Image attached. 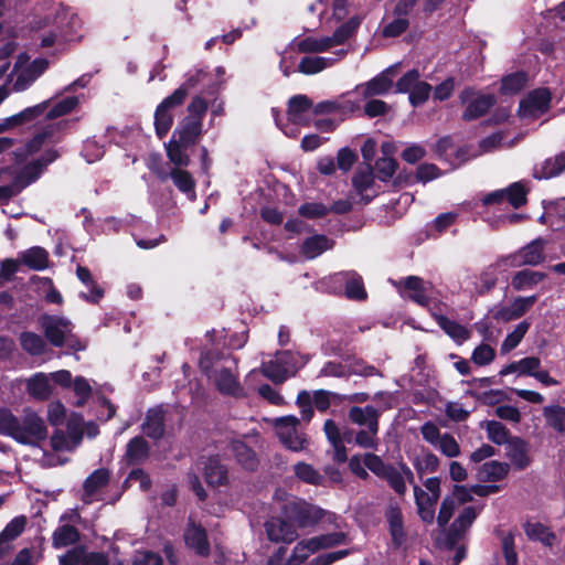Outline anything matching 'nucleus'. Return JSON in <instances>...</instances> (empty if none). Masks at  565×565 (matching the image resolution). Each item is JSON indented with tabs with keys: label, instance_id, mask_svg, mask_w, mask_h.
Instances as JSON below:
<instances>
[{
	"label": "nucleus",
	"instance_id": "6ab92c4d",
	"mask_svg": "<svg viewBox=\"0 0 565 565\" xmlns=\"http://www.w3.org/2000/svg\"><path fill=\"white\" fill-rule=\"evenodd\" d=\"M509 266L504 257L487 266L479 276H468L467 284L471 285L470 292L484 294L491 290L498 280L500 271Z\"/></svg>",
	"mask_w": 565,
	"mask_h": 565
},
{
	"label": "nucleus",
	"instance_id": "5fc2aeb1",
	"mask_svg": "<svg viewBox=\"0 0 565 565\" xmlns=\"http://www.w3.org/2000/svg\"><path fill=\"white\" fill-rule=\"evenodd\" d=\"M543 416L550 427L558 433H565V407L559 405L545 406Z\"/></svg>",
	"mask_w": 565,
	"mask_h": 565
},
{
	"label": "nucleus",
	"instance_id": "ddd939ff",
	"mask_svg": "<svg viewBox=\"0 0 565 565\" xmlns=\"http://www.w3.org/2000/svg\"><path fill=\"white\" fill-rule=\"evenodd\" d=\"M276 435L280 443L291 451H302L307 448L308 439L299 429V420L295 416H285L275 419Z\"/></svg>",
	"mask_w": 565,
	"mask_h": 565
},
{
	"label": "nucleus",
	"instance_id": "5701e85b",
	"mask_svg": "<svg viewBox=\"0 0 565 565\" xmlns=\"http://www.w3.org/2000/svg\"><path fill=\"white\" fill-rule=\"evenodd\" d=\"M184 542L189 548L200 556H207L210 554L206 531L201 524L195 523L192 518L189 519L184 531Z\"/></svg>",
	"mask_w": 565,
	"mask_h": 565
},
{
	"label": "nucleus",
	"instance_id": "4468645a",
	"mask_svg": "<svg viewBox=\"0 0 565 565\" xmlns=\"http://www.w3.org/2000/svg\"><path fill=\"white\" fill-rule=\"evenodd\" d=\"M266 537L274 543L291 544L298 539V532L292 520L281 515H273L264 523Z\"/></svg>",
	"mask_w": 565,
	"mask_h": 565
},
{
	"label": "nucleus",
	"instance_id": "37998d69",
	"mask_svg": "<svg viewBox=\"0 0 565 565\" xmlns=\"http://www.w3.org/2000/svg\"><path fill=\"white\" fill-rule=\"evenodd\" d=\"M143 433L153 439H158L163 435V411L161 408L149 409L142 424Z\"/></svg>",
	"mask_w": 565,
	"mask_h": 565
},
{
	"label": "nucleus",
	"instance_id": "f3484780",
	"mask_svg": "<svg viewBox=\"0 0 565 565\" xmlns=\"http://www.w3.org/2000/svg\"><path fill=\"white\" fill-rule=\"evenodd\" d=\"M460 99L462 104L467 105L462 115L465 120H473L481 117L494 104L492 95L480 94L470 88L461 92Z\"/></svg>",
	"mask_w": 565,
	"mask_h": 565
},
{
	"label": "nucleus",
	"instance_id": "f03ea898",
	"mask_svg": "<svg viewBox=\"0 0 565 565\" xmlns=\"http://www.w3.org/2000/svg\"><path fill=\"white\" fill-rule=\"evenodd\" d=\"M200 367L222 395L237 398L246 396L238 379L237 360L233 355L205 352L200 360Z\"/></svg>",
	"mask_w": 565,
	"mask_h": 565
},
{
	"label": "nucleus",
	"instance_id": "680f3d73",
	"mask_svg": "<svg viewBox=\"0 0 565 565\" xmlns=\"http://www.w3.org/2000/svg\"><path fill=\"white\" fill-rule=\"evenodd\" d=\"M20 342L22 348L32 355L43 353L46 347L44 340L33 332H23L20 335Z\"/></svg>",
	"mask_w": 565,
	"mask_h": 565
},
{
	"label": "nucleus",
	"instance_id": "c9c22d12",
	"mask_svg": "<svg viewBox=\"0 0 565 565\" xmlns=\"http://www.w3.org/2000/svg\"><path fill=\"white\" fill-rule=\"evenodd\" d=\"M437 324L458 344L470 339L471 332L462 324L448 319L443 315L434 313Z\"/></svg>",
	"mask_w": 565,
	"mask_h": 565
},
{
	"label": "nucleus",
	"instance_id": "423d86ee",
	"mask_svg": "<svg viewBox=\"0 0 565 565\" xmlns=\"http://www.w3.org/2000/svg\"><path fill=\"white\" fill-rule=\"evenodd\" d=\"M361 23V19L358 17L351 18L348 22L342 24L335 30L332 36H308L305 39L295 40L291 43L292 47H296L299 52L319 53L326 52L335 45L342 44L348 40Z\"/></svg>",
	"mask_w": 565,
	"mask_h": 565
},
{
	"label": "nucleus",
	"instance_id": "7ed1b4c3",
	"mask_svg": "<svg viewBox=\"0 0 565 565\" xmlns=\"http://www.w3.org/2000/svg\"><path fill=\"white\" fill-rule=\"evenodd\" d=\"M0 433L25 445H38L47 435L44 420L30 409L20 419L10 412L0 409Z\"/></svg>",
	"mask_w": 565,
	"mask_h": 565
},
{
	"label": "nucleus",
	"instance_id": "7c9ffc66",
	"mask_svg": "<svg viewBox=\"0 0 565 565\" xmlns=\"http://www.w3.org/2000/svg\"><path fill=\"white\" fill-rule=\"evenodd\" d=\"M382 478H384L391 488L401 495L406 492V483L414 482V473L405 465H402L398 469L391 466Z\"/></svg>",
	"mask_w": 565,
	"mask_h": 565
},
{
	"label": "nucleus",
	"instance_id": "1a4fd4ad",
	"mask_svg": "<svg viewBox=\"0 0 565 565\" xmlns=\"http://www.w3.org/2000/svg\"><path fill=\"white\" fill-rule=\"evenodd\" d=\"M195 85L193 78H189L183 85L177 88L170 96L164 98L154 113V128L160 138H163L170 130L173 122L172 110L180 106L185 99L188 92Z\"/></svg>",
	"mask_w": 565,
	"mask_h": 565
},
{
	"label": "nucleus",
	"instance_id": "c756f323",
	"mask_svg": "<svg viewBox=\"0 0 565 565\" xmlns=\"http://www.w3.org/2000/svg\"><path fill=\"white\" fill-rule=\"evenodd\" d=\"M385 518L388 523L393 545L396 547L402 546L406 540V533L401 509L397 505H391L385 512Z\"/></svg>",
	"mask_w": 565,
	"mask_h": 565
},
{
	"label": "nucleus",
	"instance_id": "a878e982",
	"mask_svg": "<svg viewBox=\"0 0 565 565\" xmlns=\"http://www.w3.org/2000/svg\"><path fill=\"white\" fill-rule=\"evenodd\" d=\"M390 73L391 70L388 68L367 83L358 85L355 92L360 93L364 99L388 93L393 85Z\"/></svg>",
	"mask_w": 565,
	"mask_h": 565
},
{
	"label": "nucleus",
	"instance_id": "c85d7f7f",
	"mask_svg": "<svg viewBox=\"0 0 565 565\" xmlns=\"http://www.w3.org/2000/svg\"><path fill=\"white\" fill-rule=\"evenodd\" d=\"M347 51L341 49L334 53L335 57H323V56H306L303 57L298 66L299 72L311 75L319 73L330 66L345 55Z\"/></svg>",
	"mask_w": 565,
	"mask_h": 565
},
{
	"label": "nucleus",
	"instance_id": "0e129e2a",
	"mask_svg": "<svg viewBox=\"0 0 565 565\" xmlns=\"http://www.w3.org/2000/svg\"><path fill=\"white\" fill-rule=\"evenodd\" d=\"M488 438L497 445H507L512 439L509 435V430L499 422L487 423Z\"/></svg>",
	"mask_w": 565,
	"mask_h": 565
},
{
	"label": "nucleus",
	"instance_id": "ea45409f",
	"mask_svg": "<svg viewBox=\"0 0 565 565\" xmlns=\"http://www.w3.org/2000/svg\"><path fill=\"white\" fill-rule=\"evenodd\" d=\"M77 278L87 287V292H81L79 296L93 303L98 302L103 296L104 291L103 289L97 286L92 277V274L88 268L78 266L76 269Z\"/></svg>",
	"mask_w": 565,
	"mask_h": 565
},
{
	"label": "nucleus",
	"instance_id": "4be33fe9",
	"mask_svg": "<svg viewBox=\"0 0 565 565\" xmlns=\"http://www.w3.org/2000/svg\"><path fill=\"white\" fill-rule=\"evenodd\" d=\"M399 292L420 306H426L433 296V286L423 279L411 276L401 282Z\"/></svg>",
	"mask_w": 565,
	"mask_h": 565
},
{
	"label": "nucleus",
	"instance_id": "2f4dec72",
	"mask_svg": "<svg viewBox=\"0 0 565 565\" xmlns=\"http://www.w3.org/2000/svg\"><path fill=\"white\" fill-rule=\"evenodd\" d=\"M505 446L507 457L510 458L518 469H524L530 465L531 460L526 441L519 437H512Z\"/></svg>",
	"mask_w": 565,
	"mask_h": 565
},
{
	"label": "nucleus",
	"instance_id": "de8ad7c7",
	"mask_svg": "<svg viewBox=\"0 0 565 565\" xmlns=\"http://www.w3.org/2000/svg\"><path fill=\"white\" fill-rule=\"evenodd\" d=\"M509 470L508 463L492 460L480 467L478 477L482 481H499L508 475Z\"/></svg>",
	"mask_w": 565,
	"mask_h": 565
},
{
	"label": "nucleus",
	"instance_id": "58836bf2",
	"mask_svg": "<svg viewBox=\"0 0 565 565\" xmlns=\"http://www.w3.org/2000/svg\"><path fill=\"white\" fill-rule=\"evenodd\" d=\"M25 519L14 518L0 533V557L11 550V542L15 540L24 530Z\"/></svg>",
	"mask_w": 565,
	"mask_h": 565
},
{
	"label": "nucleus",
	"instance_id": "774afa93",
	"mask_svg": "<svg viewBox=\"0 0 565 565\" xmlns=\"http://www.w3.org/2000/svg\"><path fill=\"white\" fill-rule=\"evenodd\" d=\"M330 212V209L318 202H307L301 204L298 209L300 216L309 220H316L326 216Z\"/></svg>",
	"mask_w": 565,
	"mask_h": 565
},
{
	"label": "nucleus",
	"instance_id": "79ce46f5",
	"mask_svg": "<svg viewBox=\"0 0 565 565\" xmlns=\"http://www.w3.org/2000/svg\"><path fill=\"white\" fill-rule=\"evenodd\" d=\"M565 170V153H559L553 158L546 159L534 170L536 179H551L557 177Z\"/></svg>",
	"mask_w": 565,
	"mask_h": 565
},
{
	"label": "nucleus",
	"instance_id": "338daca9",
	"mask_svg": "<svg viewBox=\"0 0 565 565\" xmlns=\"http://www.w3.org/2000/svg\"><path fill=\"white\" fill-rule=\"evenodd\" d=\"M374 169L381 181H388L396 172L397 162L393 157H382L375 162Z\"/></svg>",
	"mask_w": 565,
	"mask_h": 565
},
{
	"label": "nucleus",
	"instance_id": "a18cd8bd",
	"mask_svg": "<svg viewBox=\"0 0 565 565\" xmlns=\"http://www.w3.org/2000/svg\"><path fill=\"white\" fill-rule=\"evenodd\" d=\"M79 441L81 435L75 428H71L68 434L63 430H56L51 438L52 447L57 451H71L79 444Z\"/></svg>",
	"mask_w": 565,
	"mask_h": 565
},
{
	"label": "nucleus",
	"instance_id": "393cba45",
	"mask_svg": "<svg viewBox=\"0 0 565 565\" xmlns=\"http://www.w3.org/2000/svg\"><path fill=\"white\" fill-rule=\"evenodd\" d=\"M536 300L537 297L534 295L529 297H518L512 301L510 306L498 309L493 317L495 320L502 322L515 320L526 313L536 302Z\"/></svg>",
	"mask_w": 565,
	"mask_h": 565
},
{
	"label": "nucleus",
	"instance_id": "864d4df0",
	"mask_svg": "<svg viewBox=\"0 0 565 565\" xmlns=\"http://www.w3.org/2000/svg\"><path fill=\"white\" fill-rule=\"evenodd\" d=\"M412 462L418 473L434 472L439 466V459L436 455L427 449H422L420 452L412 459Z\"/></svg>",
	"mask_w": 565,
	"mask_h": 565
},
{
	"label": "nucleus",
	"instance_id": "72a5a7b5",
	"mask_svg": "<svg viewBox=\"0 0 565 565\" xmlns=\"http://www.w3.org/2000/svg\"><path fill=\"white\" fill-rule=\"evenodd\" d=\"M546 278L542 271L523 269L514 274L511 279V286L516 291H526L533 289Z\"/></svg>",
	"mask_w": 565,
	"mask_h": 565
},
{
	"label": "nucleus",
	"instance_id": "412c9836",
	"mask_svg": "<svg viewBox=\"0 0 565 565\" xmlns=\"http://www.w3.org/2000/svg\"><path fill=\"white\" fill-rule=\"evenodd\" d=\"M550 103V93L544 88L536 89L521 102L519 113L523 118H537L547 111Z\"/></svg>",
	"mask_w": 565,
	"mask_h": 565
},
{
	"label": "nucleus",
	"instance_id": "13d9d810",
	"mask_svg": "<svg viewBox=\"0 0 565 565\" xmlns=\"http://www.w3.org/2000/svg\"><path fill=\"white\" fill-rule=\"evenodd\" d=\"M149 446L142 437L132 438L127 445L126 456L131 462H140L148 457Z\"/></svg>",
	"mask_w": 565,
	"mask_h": 565
},
{
	"label": "nucleus",
	"instance_id": "9d476101",
	"mask_svg": "<svg viewBox=\"0 0 565 565\" xmlns=\"http://www.w3.org/2000/svg\"><path fill=\"white\" fill-rule=\"evenodd\" d=\"M313 110V104L308 96L301 94L292 96L288 102V122L280 126V129L287 137H297L299 135L298 126H308L311 116L315 115Z\"/></svg>",
	"mask_w": 565,
	"mask_h": 565
},
{
	"label": "nucleus",
	"instance_id": "49530a36",
	"mask_svg": "<svg viewBox=\"0 0 565 565\" xmlns=\"http://www.w3.org/2000/svg\"><path fill=\"white\" fill-rule=\"evenodd\" d=\"M189 147L191 146L188 143H181L180 140L173 137L166 145L167 156L175 168L186 167L190 163V157L186 153Z\"/></svg>",
	"mask_w": 565,
	"mask_h": 565
},
{
	"label": "nucleus",
	"instance_id": "0eeeda50",
	"mask_svg": "<svg viewBox=\"0 0 565 565\" xmlns=\"http://www.w3.org/2000/svg\"><path fill=\"white\" fill-rule=\"evenodd\" d=\"M47 67L49 62L45 58H36L31 62L26 53L19 54L8 77L12 84L11 89L15 93L26 90Z\"/></svg>",
	"mask_w": 565,
	"mask_h": 565
},
{
	"label": "nucleus",
	"instance_id": "39448f33",
	"mask_svg": "<svg viewBox=\"0 0 565 565\" xmlns=\"http://www.w3.org/2000/svg\"><path fill=\"white\" fill-rule=\"evenodd\" d=\"M39 321L45 338L52 345H65L73 351H83L86 349V343L73 334L74 326L67 318L44 315Z\"/></svg>",
	"mask_w": 565,
	"mask_h": 565
},
{
	"label": "nucleus",
	"instance_id": "4c0bfd02",
	"mask_svg": "<svg viewBox=\"0 0 565 565\" xmlns=\"http://www.w3.org/2000/svg\"><path fill=\"white\" fill-rule=\"evenodd\" d=\"M379 416L380 412L370 405L364 407L354 406L349 411L350 420L366 428L379 427Z\"/></svg>",
	"mask_w": 565,
	"mask_h": 565
},
{
	"label": "nucleus",
	"instance_id": "6e6d98bb",
	"mask_svg": "<svg viewBox=\"0 0 565 565\" xmlns=\"http://www.w3.org/2000/svg\"><path fill=\"white\" fill-rule=\"evenodd\" d=\"M20 193L11 179V169H3L0 171V205L9 202L12 198Z\"/></svg>",
	"mask_w": 565,
	"mask_h": 565
},
{
	"label": "nucleus",
	"instance_id": "bf43d9fd",
	"mask_svg": "<svg viewBox=\"0 0 565 565\" xmlns=\"http://www.w3.org/2000/svg\"><path fill=\"white\" fill-rule=\"evenodd\" d=\"M78 105V98L75 96L66 97L55 104H50L46 113L49 119H55L70 114Z\"/></svg>",
	"mask_w": 565,
	"mask_h": 565
},
{
	"label": "nucleus",
	"instance_id": "bb28decb",
	"mask_svg": "<svg viewBox=\"0 0 565 565\" xmlns=\"http://www.w3.org/2000/svg\"><path fill=\"white\" fill-rule=\"evenodd\" d=\"M347 2L348 0H320L310 10L319 12L321 20L326 22L340 21L347 15Z\"/></svg>",
	"mask_w": 565,
	"mask_h": 565
},
{
	"label": "nucleus",
	"instance_id": "a211bd4d",
	"mask_svg": "<svg viewBox=\"0 0 565 565\" xmlns=\"http://www.w3.org/2000/svg\"><path fill=\"white\" fill-rule=\"evenodd\" d=\"M547 242L536 238L521 248L519 252L505 256L509 266L519 267L522 265L535 266L544 260V248Z\"/></svg>",
	"mask_w": 565,
	"mask_h": 565
},
{
	"label": "nucleus",
	"instance_id": "a19ab883",
	"mask_svg": "<svg viewBox=\"0 0 565 565\" xmlns=\"http://www.w3.org/2000/svg\"><path fill=\"white\" fill-rule=\"evenodd\" d=\"M20 260L23 265L34 270H43L49 264L47 252L39 246L31 247L19 254Z\"/></svg>",
	"mask_w": 565,
	"mask_h": 565
},
{
	"label": "nucleus",
	"instance_id": "69168bd1",
	"mask_svg": "<svg viewBox=\"0 0 565 565\" xmlns=\"http://www.w3.org/2000/svg\"><path fill=\"white\" fill-rule=\"evenodd\" d=\"M345 295L353 300H363L366 298V291L362 278L356 274H351L345 282Z\"/></svg>",
	"mask_w": 565,
	"mask_h": 565
},
{
	"label": "nucleus",
	"instance_id": "aec40b11",
	"mask_svg": "<svg viewBox=\"0 0 565 565\" xmlns=\"http://www.w3.org/2000/svg\"><path fill=\"white\" fill-rule=\"evenodd\" d=\"M472 487L467 488L465 486H456L450 495H447L440 505V510L437 516L439 526L444 527L447 525L456 509L470 500H472Z\"/></svg>",
	"mask_w": 565,
	"mask_h": 565
},
{
	"label": "nucleus",
	"instance_id": "2eb2a0df",
	"mask_svg": "<svg viewBox=\"0 0 565 565\" xmlns=\"http://www.w3.org/2000/svg\"><path fill=\"white\" fill-rule=\"evenodd\" d=\"M57 158L58 152L54 149H50L45 151L40 159L24 166L19 173H14L11 170V179L13 180L14 184L19 186V191L21 192L29 184L36 181L45 170L46 166L52 163Z\"/></svg>",
	"mask_w": 565,
	"mask_h": 565
},
{
	"label": "nucleus",
	"instance_id": "3c124183",
	"mask_svg": "<svg viewBox=\"0 0 565 565\" xmlns=\"http://www.w3.org/2000/svg\"><path fill=\"white\" fill-rule=\"evenodd\" d=\"M477 515L478 510L476 508H465L451 525L450 535L452 536V540L465 533L471 526Z\"/></svg>",
	"mask_w": 565,
	"mask_h": 565
},
{
	"label": "nucleus",
	"instance_id": "f257e3e1",
	"mask_svg": "<svg viewBox=\"0 0 565 565\" xmlns=\"http://www.w3.org/2000/svg\"><path fill=\"white\" fill-rule=\"evenodd\" d=\"M83 22L70 9H61L53 20L44 19L35 22L33 29L35 40L42 49L62 51L65 43L82 38Z\"/></svg>",
	"mask_w": 565,
	"mask_h": 565
},
{
	"label": "nucleus",
	"instance_id": "dca6fc26",
	"mask_svg": "<svg viewBox=\"0 0 565 565\" xmlns=\"http://www.w3.org/2000/svg\"><path fill=\"white\" fill-rule=\"evenodd\" d=\"M397 92L408 93L409 102L414 107L424 104L431 92V86L419 79V73L416 70L407 72L396 84Z\"/></svg>",
	"mask_w": 565,
	"mask_h": 565
},
{
	"label": "nucleus",
	"instance_id": "20e7f679",
	"mask_svg": "<svg viewBox=\"0 0 565 565\" xmlns=\"http://www.w3.org/2000/svg\"><path fill=\"white\" fill-rule=\"evenodd\" d=\"M282 514L299 527H309L317 524L333 525L334 531L344 530L343 520L337 514L326 511L305 500L291 498L282 505Z\"/></svg>",
	"mask_w": 565,
	"mask_h": 565
},
{
	"label": "nucleus",
	"instance_id": "603ef678",
	"mask_svg": "<svg viewBox=\"0 0 565 565\" xmlns=\"http://www.w3.org/2000/svg\"><path fill=\"white\" fill-rule=\"evenodd\" d=\"M530 322L522 321L518 323L514 329L505 337L501 344V353L505 354L514 350L522 341L524 335L530 329Z\"/></svg>",
	"mask_w": 565,
	"mask_h": 565
},
{
	"label": "nucleus",
	"instance_id": "e2e57ef3",
	"mask_svg": "<svg viewBox=\"0 0 565 565\" xmlns=\"http://www.w3.org/2000/svg\"><path fill=\"white\" fill-rule=\"evenodd\" d=\"M50 104H51V99H47L38 105L24 108L23 110H21L20 113L17 114L19 117L20 124L22 126H24L26 124L34 121L39 117H41L42 115L45 114Z\"/></svg>",
	"mask_w": 565,
	"mask_h": 565
},
{
	"label": "nucleus",
	"instance_id": "09e8293b",
	"mask_svg": "<svg viewBox=\"0 0 565 565\" xmlns=\"http://www.w3.org/2000/svg\"><path fill=\"white\" fill-rule=\"evenodd\" d=\"M170 178L173 181V184L184 194H186L190 199L195 198V181L192 178V175L181 169V168H173L170 171Z\"/></svg>",
	"mask_w": 565,
	"mask_h": 565
},
{
	"label": "nucleus",
	"instance_id": "c03bdc74",
	"mask_svg": "<svg viewBox=\"0 0 565 565\" xmlns=\"http://www.w3.org/2000/svg\"><path fill=\"white\" fill-rule=\"evenodd\" d=\"M28 392L38 399H46L52 394L51 376L38 373L28 381Z\"/></svg>",
	"mask_w": 565,
	"mask_h": 565
},
{
	"label": "nucleus",
	"instance_id": "4d7b16f0",
	"mask_svg": "<svg viewBox=\"0 0 565 565\" xmlns=\"http://www.w3.org/2000/svg\"><path fill=\"white\" fill-rule=\"evenodd\" d=\"M78 531L72 525H62L53 533V546L56 548L74 544L78 541Z\"/></svg>",
	"mask_w": 565,
	"mask_h": 565
},
{
	"label": "nucleus",
	"instance_id": "8fccbe9b",
	"mask_svg": "<svg viewBox=\"0 0 565 565\" xmlns=\"http://www.w3.org/2000/svg\"><path fill=\"white\" fill-rule=\"evenodd\" d=\"M62 124H50L43 128V130L36 134L33 139H31L26 146L25 150L29 154L38 152L44 145L51 142L53 140V136L55 131L61 128Z\"/></svg>",
	"mask_w": 565,
	"mask_h": 565
},
{
	"label": "nucleus",
	"instance_id": "f8f14e48",
	"mask_svg": "<svg viewBox=\"0 0 565 565\" xmlns=\"http://www.w3.org/2000/svg\"><path fill=\"white\" fill-rule=\"evenodd\" d=\"M303 365L298 353L290 351L278 352L274 360L263 363L262 373L275 383H282Z\"/></svg>",
	"mask_w": 565,
	"mask_h": 565
},
{
	"label": "nucleus",
	"instance_id": "473e14b6",
	"mask_svg": "<svg viewBox=\"0 0 565 565\" xmlns=\"http://www.w3.org/2000/svg\"><path fill=\"white\" fill-rule=\"evenodd\" d=\"M109 481V472L107 469L95 470L84 483V500L86 503L93 502L99 491L107 486Z\"/></svg>",
	"mask_w": 565,
	"mask_h": 565
},
{
	"label": "nucleus",
	"instance_id": "f704fd0d",
	"mask_svg": "<svg viewBox=\"0 0 565 565\" xmlns=\"http://www.w3.org/2000/svg\"><path fill=\"white\" fill-rule=\"evenodd\" d=\"M415 502L420 519L424 522H433L435 518V505L438 499H433L431 495L418 486H414Z\"/></svg>",
	"mask_w": 565,
	"mask_h": 565
},
{
	"label": "nucleus",
	"instance_id": "052dcab7",
	"mask_svg": "<svg viewBox=\"0 0 565 565\" xmlns=\"http://www.w3.org/2000/svg\"><path fill=\"white\" fill-rule=\"evenodd\" d=\"M525 532L530 539L537 540L546 546H552L555 540L554 534L541 523H527Z\"/></svg>",
	"mask_w": 565,
	"mask_h": 565
},
{
	"label": "nucleus",
	"instance_id": "9b49d317",
	"mask_svg": "<svg viewBox=\"0 0 565 565\" xmlns=\"http://www.w3.org/2000/svg\"><path fill=\"white\" fill-rule=\"evenodd\" d=\"M348 533L345 530L333 531L307 540L299 541L294 547L291 561L305 562L311 554L321 548H329L347 543Z\"/></svg>",
	"mask_w": 565,
	"mask_h": 565
},
{
	"label": "nucleus",
	"instance_id": "b1692460",
	"mask_svg": "<svg viewBox=\"0 0 565 565\" xmlns=\"http://www.w3.org/2000/svg\"><path fill=\"white\" fill-rule=\"evenodd\" d=\"M199 470H203L204 477L209 486L221 487L228 482L227 469L220 462L217 458L201 459L196 462Z\"/></svg>",
	"mask_w": 565,
	"mask_h": 565
},
{
	"label": "nucleus",
	"instance_id": "e433bc0d",
	"mask_svg": "<svg viewBox=\"0 0 565 565\" xmlns=\"http://www.w3.org/2000/svg\"><path fill=\"white\" fill-rule=\"evenodd\" d=\"M231 450L236 461L246 470H255L258 466V458L255 451L241 440H233Z\"/></svg>",
	"mask_w": 565,
	"mask_h": 565
},
{
	"label": "nucleus",
	"instance_id": "6e6552de",
	"mask_svg": "<svg viewBox=\"0 0 565 565\" xmlns=\"http://www.w3.org/2000/svg\"><path fill=\"white\" fill-rule=\"evenodd\" d=\"M207 110V104L201 97H195L188 106L189 115L179 124L173 132V138L193 146L202 134L203 117Z\"/></svg>",
	"mask_w": 565,
	"mask_h": 565
},
{
	"label": "nucleus",
	"instance_id": "cd10ccee",
	"mask_svg": "<svg viewBox=\"0 0 565 565\" xmlns=\"http://www.w3.org/2000/svg\"><path fill=\"white\" fill-rule=\"evenodd\" d=\"M334 245V242L326 235L315 234L312 236L307 237L301 246L300 254L306 259H315L320 256L322 253L331 249Z\"/></svg>",
	"mask_w": 565,
	"mask_h": 565
}]
</instances>
